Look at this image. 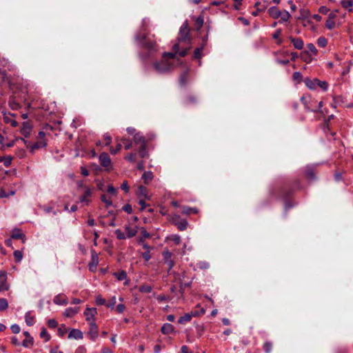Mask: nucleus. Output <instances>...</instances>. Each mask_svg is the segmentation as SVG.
<instances>
[{
  "instance_id": "nucleus-1",
  "label": "nucleus",
  "mask_w": 353,
  "mask_h": 353,
  "mask_svg": "<svg viewBox=\"0 0 353 353\" xmlns=\"http://www.w3.org/2000/svg\"><path fill=\"white\" fill-rule=\"evenodd\" d=\"M190 43V38L189 35V29L187 23H184L180 28L177 43L173 46V50L178 52L179 48L181 44Z\"/></svg>"
},
{
  "instance_id": "nucleus-2",
  "label": "nucleus",
  "mask_w": 353,
  "mask_h": 353,
  "mask_svg": "<svg viewBox=\"0 0 353 353\" xmlns=\"http://www.w3.org/2000/svg\"><path fill=\"white\" fill-rule=\"evenodd\" d=\"M305 85L310 90H316L317 88H320L324 91H326L328 88V84L325 81H320L318 79H306L305 80Z\"/></svg>"
},
{
  "instance_id": "nucleus-3",
  "label": "nucleus",
  "mask_w": 353,
  "mask_h": 353,
  "mask_svg": "<svg viewBox=\"0 0 353 353\" xmlns=\"http://www.w3.org/2000/svg\"><path fill=\"white\" fill-rule=\"evenodd\" d=\"M152 66L154 70L160 74L168 72L173 68V65L166 59L156 61L152 64Z\"/></svg>"
},
{
  "instance_id": "nucleus-4",
  "label": "nucleus",
  "mask_w": 353,
  "mask_h": 353,
  "mask_svg": "<svg viewBox=\"0 0 353 353\" xmlns=\"http://www.w3.org/2000/svg\"><path fill=\"white\" fill-rule=\"evenodd\" d=\"M10 288L7 283V273L5 271H0V292L7 291Z\"/></svg>"
},
{
  "instance_id": "nucleus-5",
  "label": "nucleus",
  "mask_w": 353,
  "mask_h": 353,
  "mask_svg": "<svg viewBox=\"0 0 353 353\" xmlns=\"http://www.w3.org/2000/svg\"><path fill=\"white\" fill-rule=\"evenodd\" d=\"M162 255L165 263L167 264L168 267V269L171 270L174 265V263L172 260V253L167 250L163 252Z\"/></svg>"
},
{
  "instance_id": "nucleus-6",
  "label": "nucleus",
  "mask_w": 353,
  "mask_h": 353,
  "mask_svg": "<svg viewBox=\"0 0 353 353\" xmlns=\"http://www.w3.org/2000/svg\"><path fill=\"white\" fill-rule=\"evenodd\" d=\"M99 161L102 166L109 169L111 167V159L107 153H102L99 156Z\"/></svg>"
},
{
  "instance_id": "nucleus-7",
  "label": "nucleus",
  "mask_w": 353,
  "mask_h": 353,
  "mask_svg": "<svg viewBox=\"0 0 353 353\" xmlns=\"http://www.w3.org/2000/svg\"><path fill=\"white\" fill-rule=\"evenodd\" d=\"M199 316V313L197 312H191L190 313H186L179 319L178 323L179 324H185L190 321L193 316Z\"/></svg>"
},
{
  "instance_id": "nucleus-8",
  "label": "nucleus",
  "mask_w": 353,
  "mask_h": 353,
  "mask_svg": "<svg viewBox=\"0 0 353 353\" xmlns=\"http://www.w3.org/2000/svg\"><path fill=\"white\" fill-rule=\"evenodd\" d=\"M133 141L136 145H139V146H147L145 139L140 132L134 134Z\"/></svg>"
},
{
  "instance_id": "nucleus-9",
  "label": "nucleus",
  "mask_w": 353,
  "mask_h": 353,
  "mask_svg": "<svg viewBox=\"0 0 353 353\" xmlns=\"http://www.w3.org/2000/svg\"><path fill=\"white\" fill-rule=\"evenodd\" d=\"M91 189L88 187H84L83 194L80 197V201L81 203H85L86 205H88L90 202L88 198L91 196Z\"/></svg>"
},
{
  "instance_id": "nucleus-10",
  "label": "nucleus",
  "mask_w": 353,
  "mask_h": 353,
  "mask_svg": "<svg viewBox=\"0 0 353 353\" xmlns=\"http://www.w3.org/2000/svg\"><path fill=\"white\" fill-rule=\"evenodd\" d=\"M96 313L97 310L95 308H86L85 311L84 312V315L85 316L86 321L89 322V323L91 321H94V317Z\"/></svg>"
},
{
  "instance_id": "nucleus-11",
  "label": "nucleus",
  "mask_w": 353,
  "mask_h": 353,
  "mask_svg": "<svg viewBox=\"0 0 353 353\" xmlns=\"http://www.w3.org/2000/svg\"><path fill=\"white\" fill-rule=\"evenodd\" d=\"M98 263L99 258L97 254L95 252L92 251L91 262L90 263L89 265L90 270L94 272L96 270Z\"/></svg>"
},
{
  "instance_id": "nucleus-12",
  "label": "nucleus",
  "mask_w": 353,
  "mask_h": 353,
  "mask_svg": "<svg viewBox=\"0 0 353 353\" xmlns=\"http://www.w3.org/2000/svg\"><path fill=\"white\" fill-rule=\"evenodd\" d=\"M31 130H32V125L29 122L26 121L22 123L21 133L23 136H25L26 137H28L30 135Z\"/></svg>"
},
{
  "instance_id": "nucleus-13",
  "label": "nucleus",
  "mask_w": 353,
  "mask_h": 353,
  "mask_svg": "<svg viewBox=\"0 0 353 353\" xmlns=\"http://www.w3.org/2000/svg\"><path fill=\"white\" fill-rule=\"evenodd\" d=\"M138 194L143 199L150 200L151 197L148 189L142 185H140L138 188Z\"/></svg>"
},
{
  "instance_id": "nucleus-14",
  "label": "nucleus",
  "mask_w": 353,
  "mask_h": 353,
  "mask_svg": "<svg viewBox=\"0 0 353 353\" xmlns=\"http://www.w3.org/2000/svg\"><path fill=\"white\" fill-rule=\"evenodd\" d=\"M179 216H176V219L174 220V224L177 226L178 229L181 231L185 230L187 228L188 225V221L185 219H181L177 221L176 219H179Z\"/></svg>"
},
{
  "instance_id": "nucleus-15",
  "label": "nucleus",
  "mask_w": 353,
  "mask_h": 353,
  "mask_svg": "<svg viewBox=\"0 0 353 353\" xmlns=\"http://www.w3.org/2000/svg\"><path fill=\"white\" fill-rule=\"evenodd\" d=\"M90 332L92 339H95L98 336V327L94 321H91L90 323Z\"/></svg>"
},
{
  "instance_id": "nucleus-16",
  "label": "nucleus",
  "mask_w": 353,
  "mask_h": 353,
  "mask_svg": "<svg viewBox=\"0 0 353 353\" xmlns=\"http://www.w3.org/2000/svg\"><path fill=\"white\" fill-rule=\"evenodd\" d=\"M46 145L47 143L46 141L41 140L36 142L32 145H28V148H30L31 152H34L36 150L46 147Z\"/></svg>"
},
{
  "instance_id": "nucleus-17",
  "label": "nucleus",
  "mask_w": 353,
  "mask_h": 353,
  "mask_svg": "<svg viewBox=\"0 0 353 353\" xmlns=\"http://www.w3.org/2000/svg\"><path fill=\"white\" fill-rule=\"evenodd\" d=\"M294 47L297 50H301L303 48V41L301 38L289 37Z\"/></svg>"
},
{
  "instance_id": "nucleus-18",
  "label": "nucleus",
  "mask_w": 353,
  "mask_h": 353,
  "mask_svg": "<svg viewBox=\"0 0 353 353\" xmlns=\"http://www.w3.org/2000/svg\"><path fill=\"white\" fill-rule=\"evenodd\" d=\"M54 303L57 305H65L68 303L67 298L65 295L58 294L53 300Z\"/></svg>"
},
{
  "instance_id": "nucleus-19",
  "label": "nucleus",
  "mask_w": 353,
  "mask_h": 353,
  "mask_svg": "<svg viewBox=\"0 0 353 353\" xmlns=\"http://www.w3.org/2000/svg\"><path fill=\"white\" fill-rule=\"evenodd\" d=\"M301 101L303 102V103L305 104L306 108L309 110V111H312V112H318L319 111V109L322 107L323 105V102L322 101H320L319 103V107L318 108H315V107H313L312 105H309L307 104V99L305 98V97H302L301 98Z\"/></svg>"
},
{
  "instance_id": "nucleus-20",
  "label": "nucleus",
  "mask_w": 353,
  "mask_h": 353,
  "mask_svg": "<svg viewBox=\"0 0 353 353\" xmlns=\"http://www.w3.org/2000/svg\"><path fill=\"white\" fill-rule=\"evenodd\" d=\"M23 334L26 339L23 341V346L25 347H30L33 345V338L30 335L28 332H24Z\"/></svg>"
},
{
  "instance_id": "nucleus-21",
  "label": "nucleus",
  "mask_w": 353,
  "mask_h": 353,
  "mask_svg": "<svg viewBox=\"0 0 353 353\" xmlns=\"http://www.w3.org/2000/svg\"><path fill=\"white\" fill-rule=\"evenodd\" d=\"M191 48L190 43L189 44H181L178 50V53L181 57H185L189 50Z\"/></svg>"
},
{
  "instance_id": "nucleus-22",
  "label": "nucleus",
  "mask_w": 353,
  "mask_h": 353,
  "mask_svg": "<svg viewBox=\"0 0 353 353\" xmlns=\"http://www.w3.org/2000/svg\"><path fill=\"white\" fill-rule=\"evenodd\" d=\"M11 238L14 239H21L22 242H25V236L19 229H14L12 231Z\"/></svg>"
},
{
  "instance_id": "nucleus-23",
  "label": "nucleus",
  "mask_w": 353,
  "mask_h": 353,
  "mask_svg": "<svg viewBox=\"0 0 353 353\" xmlns=\"http://www.w3.org/2000/svg\"><path fill=\"white\" fill-rule=\"evenodd\" d=\"M341 6L349 12H352L353 0H341Z\"/></svg>"
},
{
  "instance_id": "nucleus-24",
  "label": "nucleus",
  "mask_w": 353,
  "mask_h": 353,
  "mask_svg": "<svg viewBox=\"0 0 353 353\" xmlns=\"http://www.w3.org/2000/svg\"><path fill=\"white\" fill-rule=\"evenodd\" d=\"M68 338L70 339H82L83 338V334H82V332L79 330H76V329H73L72 330L69 334H68Z\"/></svg>"
},
{
  "instance_id": "nucleus-25",
  "label": "nucleus",
  "mask_w": 353,
  "mask_h": 353,
  "mask_svg": "<svg viewBox=\"0 0 353 353\" xmlns=\"http://www.w3.org/2000/svg\"><path fill=\"white\" fill-rule=\"evenodd\" d=\"M125 230L128 238L134 236L137 232V228L136 226L132 227L130 225H126L125 227Z\"/></svg>"
},
{
  "instance_id": "nucleus-26",
  "label": "nucleus",
  "mask_w": 353,
  "mask_h": 353,
  "mask_svg": "<svg viewBox=\"0 0 353 353\" xmlns=\"http://www.w3.org/2000/svg\"><path fill=\"white\" fill-rule=\"evenodd\" d=\"M154 178L153 173L151 171L144 172L142 175V179L145 184H148Z\"/></svg>"
},
{
  "instance_id": "nucleus-27",
  "label": "nucleus",
  "mask_w": 353,
  "mask_h": 353,
  "mask_svg": "<svg viewBox=\"0 0 353 353\" xmlns=\"http://www.w3.org/2000/svg\"><path fill=\"white\" fill-rule=\"evenodd\" d=\"M79 311V307H68L65 310L64 316L66 317H71L78 313Z\"/></svg>"
},
{
  "instance_id": "nucleus-28",
  "label": "nucleus",
  "mask_w": 353,
  "mask_h": 353,
  "mask_svg": "<svg viewBox=\"0 0 353 353\" xmlns=\"http://www.w3.org/2000/svg\"><path fill=\"white\" fill-rule=\"evenodd\" d=\"M269 14L274 19H278L281 15V11L276 7H271L268 10Z\"/></svg>"
},
{
  "instance_id": "nucleus-29",
  "label": "nucleus",
  "mask_w": 353,
  "mask_h": 353,
  "mask_svg": "<svg viewBox=\"0 0 353 353\" xmlns=\"http://www.w3.org/2000/svg\"><path fill=\"white\" fill-rule=\"evenodd\" d=\"M174 331V327L170 323H165L161 327V332L164 334L172 333Z\"/></svg>"
},
{
  "instance_id": "nucleus-30",
  "label": "nucleus",
  "mask_w": 353,
  "mask_h": 353,
  "mask_svg": "<svg viewBox=\"0 0 353 353\" xmlns=\"http://www.w3.org/2000/svg\"><path fill=\"white\" fill-rule=\"evenodd\" d=\"M199 212V210L196 208H190L188 206H185L183 208V213L187 215H190L191 214H197Z\"/></svg>"
},
{
  "instance_id": "nucleus-31",
  "label": "nucleus",
  "mask_w": 353,
  "mask_h": 353,
  "mask_svg": "<svg viewBox=\"0 0 353 353\" xmlns=\"http://www.w3.org/2000/svg\"><path fill=\"white\" fill-rule=\"evenodd\" d=\"M26 323L28 325L31 326L34 324V318L30 315V312H28L25 315Z\"/></svg>"
},
{
  "instance_id": "nucleus-32",
  "label": "nucleus",
  "mask_w": 353,
  "mask_h": 353,
  "mask_svg": "<svg viewBox=\"0 0 353 353\" xmlns=\"http://www.w3.org/2000/svg\"><path fill=\"white\" fill-rule=\"evenodd\" d=\"M114 276L119 280L123 281L127 278V274L125 271L121 270L118 272L114 273Z\"/></svg>"
},
{
  "instance_id": "nucleus-33",
  "label": "nucleus",
  "mask_w": 353,
  "mask_h": 353,
  "mask_svg": "<svg viewBox=\"0 0 353 353\" xmlns=\"http://www.w3.org/2000/svg\"><path fill=\"white\" fill-rule=\"evenodd\" d=\"M146 148L147 146H139V155L141 158H145L148 156V153Z\"/></svg>"
},
{
  "instance_id": "nucleus-34",
  "label": "nucleus",
  "mask_w": 353,
  "mask_h": 353,
  "mask_svg": "<svg viewBox=\"0 0 353 353\" xmlns=\"http://www.w3.org/2000/svg\"><path fill=\"white\" fill-rule=\"evenodd\" d=\"M279 17H281V21H288L291 17V15L288 11L285 10L283 12H281V15Z\"/></svg>"
},
{
  "instance_id": "nucleus-35",
  "label": "nucleus",
  "mask_w": 353,
  "mask_h": 353,
  "mask_svg": "<svg viewBox=\"0 0 353 353\" xmlns=\"http://www.w3.org/2000/svg\"><path fill=\"white\" fill-rule=\"evenodd\" d=\"M8 307V301L4 299H0V311L6 310Z\"/></svg>"
},
{
  "instance_id": "nucleus-36",
  "label": "nucleus",
  "mask_w": 353,
  "mask_h": 353,
  "mask_svg": "<svg viewBox=\"0 0 353 353\" xmlns=\"http://www.w3.org/2000/svg\"><path fill=\"white\" fill-rule=\"evenodd\" d=\"M152 288L149 285H143L139 287V291L144 293H150L152 292Z\"/></svg>"
},
{
  "instance_id": "nucleus-37",
  "label": "nucleus",
  "mask_w": 353,
  "mask_h": 353,
  "mask_svg": "<svg viewBox=\"0 0 353 353\" xmlns=\"http://www.w3.org/2000/svg\"><path fill=\"white\" fill-rule=\"evenodd\" d=\"M40 336L44 339L46 341H48L50 339V335L48 334L46 328H42Z\"/></svg>"
},
{
  "instance_id": "nucleus-38",
  "label": "nucleus",
  "mask_w": 353,
  "mask_h": 353,
  "mask_svg": "<svg viewBox=\"0 0 353 353\" xmlns=\"http://www.w3.org/2000/svg\"><path fill=\"white\" fill-rule=\"evenodd\" d=\"M14 259L16 262H20L23 258V254L19 250H15L13 253Z\"/></svg>"
},
{
  "instance_id": "nucleus-39",
  "label": "nucleus",
  "mask_w": 353,
  "mask_h": 353,
  "mask_svg": "<svg viewBox=\"0 0 353 353\" xmlns=\"http://www.w3.org/2000/svg\"><path fill=\"white\" fill-rule=\"evenodd\" d=\"M327 43V41L325 37H321L317 39V44L319 47L324 48L326 46Z\"/></svg>"
},
{
  "instance_id": "nucleus-40",
  "label": "nucleus",
  "mask_w": 353,
  "mask_h": 353,
  "mask_svg": "<svg viewBox=\"0 0 353 353\" xmlns=\"http://www.w3.org/2000/svg\"><path fill=\"white\" fill-rule=\"evenodd\" d=\"M121 141L123 143L125 150H129L132 148V143L128 139L123 137L122 138Z\"/></svg>"
},
{
  "instance_id": "nucleus-41",
  "label": "nucleus",
  "mask_w": 353,
  "mask_h": 353,
  "mask_svg": "<svg viewBox=\"0 0 353 353\" xmlns=\"http://www.w3.org/2000/svg\"><path fill=\"white\" fill-rule=\"evenodd\" d=\"M203 49V46L195 49V50L194 52V58L200 59L201 57V52H202Z\"/></svg>"
},
{
  "instance_id": "nucleus-42",
  "label": "nucleus",
  "mask_w": 353,
  "mask_h": 353,
  "mask_svg": "<svg viewBox=\"0 0 353 353\" xmlns=\"http://www.w3.org/2000/svg\"><path fill=\"white\" fill-rule=\"evenodd\" d=\"M272 348V344L270 342H265L263 345V349L266 353H270Z\"/></svg>"
},
{
  "instance_id": "nucleus-43",
  "label": "nucleus",
  "mask_w": 353,
  "mask_h": 353,
  "mask_svg": "<svg viewBox=\"0 0 353 353\" xmlns=\"http://www.w3.org/2000/svg\"><path fill=\"white\" fill-rule=\"evenodd\" d=\"M307 48L312 54L316 55L317 54V50L313 43L307 44Z\"/></svg>"
},
{
  "instance_id": "nucleus-44",
  "label": "nucleus",
  "mask_w": 353,
  "mask_h": 353,
  "mask_svg": "<svg viewBox=\"0 0 353 353\" xmlns=\"http://www.w3.org/2000/svg\"><path fill=\"white\" fill-rule=\"evenodd\" d=\"M325 26L329 30H332L335 26V21L332 19H327L325 22Z\"/></svg>"
},
{
  "instance_id": "nucleus-45",
  "label": "nucleus",
  "mask_w": 353,
  "mask_h": 353,
  "mask_svg": "<svg viewBox=\"0 0 353 353\" xmlns=\"http://www.w3.org/2000/svg\"><path fill=\"white\" fill-rule=\"evenodd\" d=\"M281 34V30L279 29L276 30V32L273 34V38L278 39L277 43L281 44L282 43V40L279 39V37Z\"/></svg>"
},
{
  "instance_id": "nucleus-46",
  "label": "nucleus",
  "mask_w": 353,
  "mask_h": 353,
  "mask_svg": "<svg viewBox=\"0 0 353 353\" xmlns=\"http://www.w3.org/2000/svg\"><path fill=\"white\" fill-rule=\"evenodd\" d=\"M115 234L117 236V238L119 240L125 239V234L121 230H115Z\"/></svg>"
},
{
  "instance_id": "nucleus-47",
  "label": "nucleus",
  "mask_w": 353,
  "mask_h": 353,
  "mask_svg": "<svg viewBox=\"0 0 353 353\" xmlns=\"http://www.w3.org/2000/svg\"><path fill=\"white\" fill-rule=\"evenodd\" d=\"M173 52H165L163 54V59H165L166 57H168L170 59H174L176 55L177 54L178 52L174 51L173 49Z\"/></svg>"
},
{
  "instance_id": "nucleus-48",
  "label": "nucleus",
  "mask_w": 353,
  "mask_h": 353,
  "mask_svg": "<svg viewBox=\"0 0 353 353\" xmlns=\"http://www.w3.org/2000/svg\"><path fill=\"white\" fill-rule=\"evenodd\" d=\"M116 297L112 296L108 301V303L107 304V307H110L111 309H114L115 305H116Z\"/></svg>"
},
{
  "instance_id": "nucleus-49",
  "label": "nucleus",
  "mask_w": 353,
  "mask_h": 353,
  "mask_svg": "<svg viewBox=\"0 0 353 353\" xmlns=\"http://www.w3.org/2000/svg\"><path fill=\"white\" fill-rule=\"evenodd\" d=\"M48 325L49 327L55 328L58 325V323L54 319H49L48 321Z\"/></svg>"
},
{
  "instance_id": "nucleus-50",
  "label": "nucleus",
  "mask_w": 353,
  "mask_h": 353,
  "mask_svg": "<svg viewBox=\"0 0 353 353\" xmlns=\"http://www.w3.org/2000/svg\"><path fill=\"white\" fill-rule=\"evenodd\" d=\"M293 79L300 82L302 79V75L299 72H295L293 74Z\"/></svg>"
},
{
  "instance_id": "nucleus-51",
  "label": "nucleus",
  "mask_w": 353,
  "mask_h": 353,
  "mask_svg": "<svg viewBox=\"0 0 353 353\" xmlns=\"http://www.w3.org/2000/svg\"><path fill=\"white\" fill-rule=\"evenodd\" d=\"M125 159L131 162V163H134L135 162V159H136V154L135 153H130L129 155H128Z\"/></svg>"
},
{
  "instance_id": "nucleus-52",
  "label": "nucleus",
  "mask_w": 353,
  "mask_h": 353,
  "mask_svg": "<svg viewBox=\"0 0 353 353\" xmlns=\"http://www.w3.org/2000/svg\"><path fill=\"white\" fill-rule=\"evenodd\" d=\"M96 303L99 305H102L105 303V300L101 296L99 295L96 299Z\"/></svg>"
},
{
  "instance_id": "nucleus-53",
  "label": "nucleus",
  "mask_w": 353,
  "mask_h": 353,
  "mask_svg": "<svg viewBox=\"0 0 353 353\" xmlns=\"http://www.w3.org/2000/svg\"><path fill=\"white\" fill-rule=\"evenodd\" d=\"M11 330L14 334H18L20 332V327L17 324H13L11 325Z\"/></svg>"
},
{
  "instance_id": "nucleus-54",
  "label": "nucleus",
  "mask_w": 353,
  "mask_h": 353,
  "mask_svg": "<svg viewBox=\"0 0 353 353\" xmlns=\"http://www.w3.org/2000/svg\"><path fill=\"white\" fill-rule=\"evenodd\" d=\"M101 200L105 203L106 207L112 205V201L109 199H107L105 195L101 196Z\"/></svg>"
},
{
  "instance_id": "nucleus-55",
  "label": "nucleus",
  "mask_w": 353,
  "mask_h": 353,
  "mask_svg": "<svg viewBox=\"0 0 353 353\" xmlns=\"http://www.w3.org/2000/svg\"><path fill=\"white\" fill-rule=\"evenodd\" d=\"M12 157H5L4 159V161H3V164L6 167H8L11 164V162H12Z\"/></svg>"
},
{
  "instance_id": "nucleus-56",
  "label": "nucleus",
  "mask_w": 353,
  "mask_h": 353,
  "mask_svg": "<svg viewBox=\"0 0 353 353\" xmlns=\"http://www.w3.org/2000/svg\"><path fill=\"white\" fill-rule=\"evenodd\" d=\"M121 148H122L121 144L118 143L116 146V149H112V148L110 149V152L112 154H116L121 150Z\"/></svg>"
},
{
  "instance_id": "nucleus-57",
  "label": "nucleus",
  "mask_w": 353,
  "mask_h": 353,
  "mask_svg": "<svg viewBox=\"0 0 353 353\" xmlns=\"http://www.w3.org/2000/svg\"><path fill=\"white\" fill-rule=\"evenodd\" d=\"M123 210L128 213V214H130L132 211V206L129 204H126L123 207Z\"/></svg>"
},
{
  "instance_id": "nucleus-58",
  "label": "nucleus",
  "mask_w": 353,
  "mask_h": 353,
  "mask_svg": "<svg viewBox=\"0 0 353 353\" xmlns=\"http://www.w3.org/2000/svg\"><path fill=\"white\" fill-rule=\"evenodd\" d=\"M125 306L123 305V304H119L117 307H116V310L119 312V313H122L123 312V311L125 310Z\"/></svg>"
},
{
  "instance_id": "nucleus-59",
  "label": "nucleus",
  "mask_w": 353,
  "mask_h": 353,
  "mask_svg": "<svg viewBox=\"0 0 353 353\" xmlns=\"http://www.w3.org/2000/svg\"><path fill=\"white\" fill-rule=\"evenodd\" d=\"M329 10V8H327L326 6H321L319 9V12L323 14H326Z\"/></svg>"
},
{
  "instance_id": "nucleus-60",
  "label": "nucleus",
  "mask_w": 353,
  "mask_h": 353,
  "mask_svg": "<svg viewBox=\"0 0 353 353\" xmlns=\"http://www.w3.org/2000/svg\"><path fill=\"white\" fill-rule=\"evenodd\" d=\"M142 256L145 261H149L151 258L150 251H146V252H143L142 254Z\"/></svg>"
},
{
  "instance_id": "nucleus-61",
  "label": "nucleus",
  "mask_w": 353,
  "mask_h": 353,
  "mask_svg": "<svg viewBox=\"0 0 353 353\" xmlns=\"http://www.w3.org/2000/svg\"><path fill=\"white\" fill-rule=\"evenodd\" d=\"M74 353H86V349L83 346H79L77 348Z\"/></svg>"
},
{
  "instance_id": "nucleus-62",
  "label": "nucleus",
  "mask_w": 353,
  "mask_h": 353,
  "mask_svg": "<svg viewBox=\"0 0 353 353\" xmlns=\"http://www.w3.org/2000/svg\"><path fill=\"white\" fill-rule=\"evenodd\" d=\"M172 240L175 242L176 244H179L181 243V236L179 235H174L172 236Z\"/></svg>"
},
{
  "instance_id": "nucleus-63",
  "label": "nucleus",
  "mask_w": 353,
  "mask_h": 353,
  "mask_svg": "<svg viewBox=\"0 0 353 353\" xmlns=\"http://www.w3.org/2000/svg\"><path fill=\"white\" fill-rule=\"evenodd\" d=\"M107 191L110 193V194H114L116 193V189L111 185H109L108 186V190Z\"/></svg>"
},
{
  "instance_id": "nucleus-64",
  "label": "nucleus",
  "mask_w": 353,
  "mask_h": 353,
  "mask_svg": "<svg viewBox=\"0 0 353 353\" xmlns=\"http://www.w3.org/2000/svg\"><path fill=\"white\" fill-rule=\"evenodd\" d=\"M101 353H112V351L109 347H104L101 349Z\"/></svg>"
}]
</instances>
